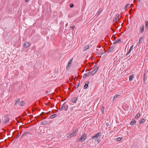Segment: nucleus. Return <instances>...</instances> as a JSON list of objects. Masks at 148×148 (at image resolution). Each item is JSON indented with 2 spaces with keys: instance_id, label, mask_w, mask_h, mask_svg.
Segmentation results:
<instances>
[{
  "instance_id": "nucleus-1",
  "label": "nucleus",
  "mask_w": 148,
  "mask_h": 148,
  "mask_svg": "<svg viewBox=\"0 0 148 148\" xmlns=\"http://www.w3.org/2000/svg\"><path fill=\"white\" fill-rule=\"evenodd\" d=\"M68 109V105L66 103H64L62 105L61 107L60 108V110L61 111L64 110L65 111H66Z\"/></svg>"
},
{
  "instance_id": "nucleus-2",
  "label": "nucleus",
  "mask_w": 148,
  "mask_h": 148,
  "mask_svg": "<svg viewBox=\"0 0 148 148\" xmlns=\"http://www.w3.org/2000/svg\"><path fill=\"white\" fill-rule=\"evenodd\" d=\"M101 132H99L97 134L94 135L92 136L90 139H92L95 140V141H96L97 139L101 135Z\"/></svg>"
},
{
  "instance_id": "nucleus-3",
  "label": "nucleus",
  "mask_w": 148,
  "mask_h": 148,
  "mask_svg": "<svg viewBox=\"0 0 148 148\" xmlns=\"http://www.w3.org/2000/svg\"><path fill=\"white\" fill-rule=\"evenodd\" d=\"M87 134H86L84 133L82 136L79 138V141H80L81 140H83V141H84L85 139L86 138Z\"/></svg>"
},
{
  "instance_id": "nucleus-4",
  "label": "nucleus",
  "mask_w": 148,
  "mask_h": 148,
  "mask_svg": "<svg viewBox=\"0 0 148 148\" xmlns=\"http://www.w3.org/2000/svg\"><path fill=\"white\" fill-rule=\"evenodd\" d=\"M133 45H132L130 48V49L128 51V52L127 53V54H126L125 56L126 57L127 56H130V55H128L130 53L131 51L133 49Z\"/></svg>"
},
{
  "instance_id": "nucleus-5",
  "label": "nucleus",
  "mask_w": 148,
  "mask_h": 148,
  "mask_svg": "<svg viewBox=\"0 0 148 148\" xmlns=\"http://www.w3.org/2000/svg\"><path fill=\"white\" fill-rule=\"evenodd\" d=\"M78 131V129H76L75 130H73V131L72 133H71V136H72V137L75 136L76 134L77 133V132Z\"/></svg>"
},
{
  "instance_id": "nucleus-6",
  "label": "nucleus",
  "mask_w": 148,
  "mask_h": 148,
  "mask_svg": "<svg viewBox=\"0 0 148 148\" xmlns=\"http://www.w3.org/2000/svg\"><path fill=\"white\" fill-rule=\"evenodd\" d=\"M72 59H71L70 60V61H69L67 65L66 66V69L67 70H69L71 66V63L72 62Z\"/></svg>"
},
{
  "instance_id": "nucleus-7",
  "label": "nucleus",
  "mask_w": 148,
  "mask_h": 148,
  "mask_svg": "<svg viewBox=\"0 0 148 148\" xmlns=\"http://www.w3.org/2000/svg\"><path fill=\"white\" fill-rule=\"evenodd\" d=\"M119 14H117L115 16L113 20V22H114L115 21V23H118V18L119 16Z\"/></svg>"
},
{
  "instance_id": "nucleus-8",
  "label": "nucleus",
  "mask_w": 148,
  "mask_h": 148,
  "mask_svg": "<svg viewBox=\"0 0 148 148\" xmlns=\"http://www.w3.org/2000/svg\"><path fill=\"white\" fill-rule=\"evenodd\" d=\"M133 5V4L132 5H130V4H127L126 5L125 7L124 10L125 11L127 9V8H128L129 7H131V6H132V5Z\"/></svg>"
},
{
  "instance_id": "nucleus-9",
  "label": "nucleus",
  "mask_w": 148,
  "mask_h": 148,
  "mask_svg": "<svg viewBox=\"0 0 148 148\" xmlns=\"http://www.w3.org/2000/svg\"><path fill=\"white\" fill-rule=\"evenodd\" d=\"M28 134H31V133L29 132H26L24 133V134H23L22 136V137H25Z\"/></svg>"
},
{
  "instance_id": "nucleus-10",
  "label": "nucleus",
  "mask_w": 148,
  "mask_h": 148,
  "mask_svg": "<svg viewBox=\"0 0 148 148\" xmlns=\"http://www.w3.org/2000/svg\"><path fill=\"white\" fill-rule=\"evenodd\" d=\"M30 45V43L28 42H26L24 45V46L25 47L27 48Z\"/></svg>"
},
{
  "instance_id": "nucleus-11",
  "label": "nucleus",
  "mask_w": 148,
  "mask_h": 148,
  "mask_svg": "<svg viewBox=\"0 0 148 148\" xmlns=\"http://www.w3.org/2000/svg\"><path fill=\"white\" fill-rule=\"evenodd\" d=\"M143 38L144 37L143 36H141L140 37L138 41V44H140L142 43Z\"/></svg>"
},
{
  "instance_id": "nucleus-12",
  "label": "nucleus",
  "mask_w": 148,
  "mask_h": 148,
  "mask_svg": "<svg viewBox=\"0 0 148 148\" xmlns=\"http://www.w3.org/2000/svg\"><path fill=\"white\" fill-rule=\"evenodd\" d=\"M144 25H142L141 26V27L140 29V33H142L144 31Z\"/></svg>"
},
{
  "instance_id": "nucleus-13",
  "label": "nucleus",
  "mask_w": 148,
  "mask_h": 148,
  "mask_svg": "<svg viewBox=\"0 0 148 148\" xmlns=\"http://www.w3.org/2000/svg\"><path fill=\"white\" fill-rule=\"evenodd\" d=\"M114 49V48L113 47H110L107 50V52L108 53L112 51Z\"/></svg>"
},
{
  "instance_id": "nucleus-14",
  "label": "nucleus",
  "mask_w": 148,
  "mask_h": 148,
  "mask_svg": "<svg viewBox=\"0 0 148 148\" xmlns=\"http://www.w3.org/2000/svg\"><path fill=\"white\" fill-rule=\"evenodd\" d=\"M9 120L10 119L6 117L5 119L3 121V123L5 124H6L7 122L9 121Z\"/></svg>"
},
{
  "instance_id": "nucleus-15",
  "label": "nucleus",
  "mask_w": 148,
  "mask_h": 148,
  "mask_svg": "<svg viewBox=\"0 0 148 148\" xmlns=\"http://www.w3.org/2000/svg\"><path fill=\"white\" fill-rule=\"evenodd\" d=\"M134 77V75L133 74L131 75L129 77V80L130 81H132Z\"/></svg>"
},
{
  "instance_id": "nucleus-16",
  "label": "nucleus",
  "mask_w": 148,
  "mask_h": 148,
  "mask_svg": "<svg viewBox=\"0 0 148 148\" xmlns=\"http://www.w3.org/2000/svg\"><path fill=\"white\" fill-rule=\"evenodd\" d=\"M136 123V121L135 120H132L130 123V125H134V124H135Z\"/></svg>"
},
{
  "instance_id": "nucleus-17",
  "label": "nucleus",
  "mask_w": 148,
  "mask_h": 148,
  "mask_svg": "<svg viewBox=\"0 0 148 148\" xmlns=\"http://www.w3.org/2000/svg\"><path fill=\"white\" fill-rule=\"evenodd\" d=\"M98 70V67H96L93 71H92V75H93Z\"/></svg>"
},
{
  "instance_id": "nucleus-18",
  "label": "nucleus",
  "mask_w": 148,
  "mask_h": 148,
  "mask_svg": "<svg viewBox=\"0 0 148 148\" xmlns=\"http://www.w3.org/2000/svg\"><path fill=\"white\" fill-rule=\"evenodd\" d=\"M57 116V114H54L50 116L49 118L52 119L55 117Z\"/></svg>"
},
{
  "instance_id": "nucleus-19",
  "label": "nucleus",
  "mask_w": 148,
  "mask_h": 148,
  "mask_svg": "<svg viewBox=\"0 0 148 148\" xmlns=\"http://www.w3.org/2000/svg\"><path fill=\"white\" fill-rule=\"evenodd\" d=\"M89 46L88 45H86L84 48V51H85L86 50L89 48Z\"/></svg>"
},
{
  "instance_id": "nucleus-20",
  "label": "nucleus",
  "mask_w": 148,
  "mask_h": 148,
  "mask_svg": "<svg viewBox=\"0 0 148 148\" xmlns=\"http://www.w3.org/2000/svg\"><path fill=\"white\" fill-rule=\"evenodd\" d=\"M145 28L147 29H148V21H145Z\"/></svg>"
},
{
  "instance_id": "nucleus-21",
  "label": "nucleus",
  "mask_w": 148,
  "mask_h": 148,
  "mask_svg": "<svg viewBox=\"0 0 148 148\" xmlns=\"http://www.w3.org/2000/svg\"><path fill=\"white\" fill-rule=\"evenodd\" d=\"M121 42V40L120 39H118L116 40L115 42H114V44H115L116 43H117L118 42Z\"/></svg>"
},
{
  "instance_id": "nucleus-22",
  "label": "nucleus",
  "mask_w": 148,
  "mask_h": 148,
  "mask_svg": "<svg viewBox=\"0 0 148 148\" xmlns=\"http://www.w3.org/2000/svg\"><path fill=\"white\" fill-rule=\"evenodd\" d=\"M41 124L43 125H46L47 124V122L46 121H43L41 122Z\"/></svg>"
},
{
  "instance_id": "nucleus-23",
  "label": "nucleus",
  "mask_w": 148,
  "mask_h": 148,
  "mask_svg": "<svg viewBox=\"0 0 148 148\" xmlns=\"http://www.w3.org/2000/svg\"><path fill=\"white\" fill-rule=\"evenodd\" d=\"M77 98H76L75 97L72 99V101L73 102L75 103H76V102L77 100Z\"/></svg>"
},
{
  "instance_id": "nucleus-24",
  "label": "nucleus",
  "mask_w": 148,
  "mask_h": 148,
  "mask_svg": "<svg viewBox=\"0 0 148 148\" xmlns=\"http://www.w3.org/2000/svg\"><path fill=\"white\" fill-rule=\"evenodd\" d=\"M120 96V95H115L114 96L113 99V101L116 98H117L118 97Z\"/></svg>"
},
{
  "instance_id": "nucleus-25",
  "label": "nucleus",
  "mask_w": 148,
  "mask_h": 148,
  "mask_svg": "<svg viewBox=\"0 0 148 148\" xmlns=\"http://www.w3.org/2000/svg\"><path fill=\"white\" fill-rule=\"evenodd\" d=\"M20 99H18L16 101L15 100L16 102L15 104V106H16L18 103H19Z\"/></svg>"
},
{
  "instance_id": "nucleus-26",
  "label": "nucleus",
  "mask_w": 148,
  "mask_h": 148,
  "mask_svg": "<svg viewBox=\"0 0 148 148\" xmlns=\"http://www.w3.org/2000/svg\"><path fill=\"white\" fill-rule=\"evenodd\" d=\"M140 114L138 113L136 115L135 118L136 119H137L140 117Z\"/></svg>"
},
{
  "instance_id": "nucleus-27",
  "label": "nucleus",
  "mask_w": 148,
  "mask_h": 148,
  "mask_svg": "<svg viewBox=\"0 0 148 148\" xmlns=\"http://www.w3.org/2000/svg\"><path fill=\"white\" fill-rule=\"evenodd\" d=\"M89 76V75L88 74V73H86L84 74V75H83V77L84 78H85L86 77H88V76Z\"/></svg>"
},
{
  "instance_id": "nucleus-28",
  "label": "nucleus",
  "mask_w": 148,
  "mask_h": 148,
  "mask_svg": "<svg viewBox=\"0 0 148 148\" xmlns=\"http://www.w3.org/2000/svg\"><path fill=\"white\" fill-rule=\"evenodd\" d=\"M20 105L23 106L25 104V102L24 101H19Z\"/></svg>"
},
{
  "instance_id": "nucleus-29",
  "label": "nucleus",
  "mask_w": 148,
  "mask_h": 148,
  "mask_svg": "<svg viewBox=\"0 0 148 148\" xmlns=\"http://www.w3.org/2000/svg\"><path fill=\"white\" fill-rule=\"evenodd\" d=\"M145 121V119H141L140 121H139L140 123V124H142Z\"/></svg>"
},
{
  "instance_id": "nucleus-30",
  "label": "nucleus",
  "mask_w": 148,
  "mask_h": 148,
  "mask_svg": "<svg viewBox=\"0 0 148 148\" xmlns=\"http://www.w3.org/2000/svg\"><path fill=\"white\" fill-rule=\"evenodd\" d=\"M88 84L86 83L84 85V88L86 89L88 87Z\"/></svg>"
},
{
  "instance_id": "nucleus-31",
  "label": "nucleus",
  "mask_w": 148,
  "mask_h": 148,
  "mask_svg": "<svg viewBox=\"0 0 148 148\" xmlns=\"http://www.w3.org/2000/svg\"><path fill=\"white\" fill-rule=\"evenodd\" d=\"M66 136L67 137V138H70L72 137V136H71V134H67L66 135Z\"/></svg>"
},
{
  "instance_id": "nucleus-32",
  "label": "nucleus",
  "mask_w": 148,
  "mask_h": 148,
  "mask_svg": "<svg viewBox=\"0 0 148 148\" xmlns=\"http://www.w3.org/2000/svg\"><path fill=\"white\" fill-rule=\"evenodd\" d=\"M102 10H103L102 9L100 8L98 12V13L100 14L102 11Z\"/></svg>"
},
{
  "instance_id": "nucleus-33",
  "label": "nucleus",
  "mask_w": 148,
  "mask_h": 148,
  "mask_svg": "<svg viewBox=\"0 0 148 148\" xmlns=\"http://www.w3.org/2000/svg\"><path fill=\"white\" fill-rule=\"evenodd\" d=\"M122 139V138L119 137L117 138V140L118 141H120Z\"/></svg>"
},
{
  "instance_id": "nucleus-34",
  "label": "nucleus",
  "mask_w": 148,
  "mask_h": 148,
  "mask_svg": "<svg viewBox=\"0 0 148 148\" xmlns=\"http://www.w3.org/2000/svg\"><path fill=\"white\" fill-rule=\"evenodd\" d=\"M88 73V75L89 76H90L91 75H92V72H91V71L89 72Z\"/></svg>"
},
{
  "instance_id": "nucleus-35",
  "label": "nucleus",
  "mask_w": 148,
  "mask_h": 148,
  "mask_svg": "<svg viewBox=\"0 0 148 148\" xmlns=\"http://www.w3.org/2000/svg\"><path fill=\"white\" fill-rule=\"evenodd\" d=\"M101 110L102 112L103 113L104 112V108L103 107H102L101 108Z\"/></svg>"
},
{
  "instance_id": "nucleus-36",
  "label": "nucleus",
  "mask_w": 148,
  "mask_h": 148,
  "mask_svg": "<svg viewBox=\"0 0 148 148\" xmlns=\"http://www.w3.org/2000/svg\"><path fill=\"white\" fill-rule=\"evenodd\" d=\"M74 5L73 4H71L70 5V6L71 8H72L73 7Z\"/></svg>"
},
{
  "instance_id": "nucleus-37",
  "label": "nucleus",
  "mask_w": 148,
  "mask_h": 148,
  "mask_svg": "<svg viewBox=\"0 0 148 148\" xmlns=\"http://www.w3.org/2000/svg\"><path fill=\"white\" fill-rule=\"evenodd\" d=\"M70 27L74 29L75 28V26H71Z\"/></svg>"
},
{
  "instance_id": "nucleus-38",
  "label": "nucleus",
  "mask_w": 148,
  "mask_h": 148,
  "mask_svg": "<svg viewBox=\"0 0 148 148\" xmlns=\"http://www.w3.org/2000/svg\"><path fill=\"white\" fill-rule=\"evenodd\" d=\"M21 135V134H18V135L17 136L16 138H18V137H20V136Z\"/></svg>"
},
{
  "instance_id": "nucleus-39",
  "label": "nucleus",
  "mask_w": 148,
  "mask_h": 148,
  "mask_svg": "<svg viewBox=\"0 0 148 148\" xmlns=\"http://www.w3.org/2000/svg\"><path fill=\"white\" fill-rule=\"evenodd\" d=\"M96 67H98H98L97 66V65H95L93 67V69H95Z\"/></svg>"
},
{
  "instance_id": "nucleus-40",
  "label": "nucleus",
  "mask_w": 148,
  "mask_h": 148,
  "mask_svg": "<svg viewBox=\"0 0 148 148\" xmlns=\"http://www.w3.org/2000/svg\"><path fill=\"white\" fill-rule=\"evenodd\" d=\"M97 141L98 143H99L100 142V140L99 139H98L97 140Z\"/></svg>"
},
{
  "instance_id": "nucleus-41",
  "label": "nucleus",
  "mask_w": 148,
  "mask_h": 148,
  "mask_svg": "<svg viewBox=\"0 0 148 148\" xmlns=\"http://www.w3.org/2000/svg\"><path fill=\"white\" fill-rule=\"evenodd\" d=\"M100 14L98 13V12H97V16H98Z\"/></svg>"
},
{
  "instance_id": "nucleus-42",
  "label": "nucleus",
  "mask_w": 148,
  "mask_h": 148,
  "mask_svg": "<svg viewBox=\"0 0 148 148\" xmlns=\"http://www.w3.org/2000/svg\"><path fill=\"white\" fill-rule=\"evenodd\" d=\"M145 76H144V82H145Z\"/></svg>"
},
{
  "instance_id": "nucleus-43",
  "label": "nucleus",
  "mask_w": 148,
  "mask_h": 148,
  "mask_svg": "<svg viewBox=\"0 0 148 148\" xmlns=\"http://www.w3.org/2000/svg\"><path fill=\"white\" fill-rule=\"evenodd\" d=\"M73 107L71 108V110H73Z\"/></svg>"
},
{
  "instance_id": "nucleus-44",
  "label": "nucleus",
  "mask_w": 148,
  "mask_h": 148,
  "mask_svg": "<svg viewBox=\"0 0 148 148\" xmlns=\"http://www.w3.org/2000/svg\"><path fill=\"white\" fill-rule=\"evenodd\" d=\"M79 84H78V86H77V87L76 88H77L78 87V86H79Z\"/></svg>"
},
{
  "instance_id": "nucleus-45",
  "label": "nucleus",
  "mask_w": 148,
  "mask_h": 148,
  "mask_svg": "<svg viewBox=\"0 0 148 148\" xmlns=\"http://www.w3.org/2000/svg\"><path fill=\"white\" fill-rule=\"evenodd\" d=\"M25 0V1L27 2L29 1V0Z\"/></svg>"
}]
</instances>
